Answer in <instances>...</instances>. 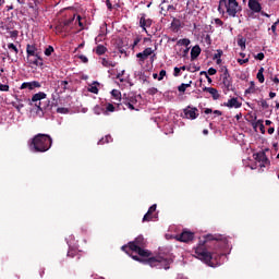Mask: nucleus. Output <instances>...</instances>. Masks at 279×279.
Segmentation results:
<instances>
[{
    "mask_svg": "<svg viewBox=\"0 0 279 279\" xmlns=\"http://www.w3.org/2000/svg\"><path fill=\"white\" fill-rule=\"evenodd\" d=\"M228 245V240L218 234L204 235L196 247H194L193 256L198 260H202L208 267H215L221 256V247Z\"/></svg>",
    "mask_w": 279,
    "mask_h": 279,
    "instance_id": "1",
    "label": "nucleus"
},
{
    "mask_svg": "<svg viewBox=\"0 0 279 279\" xmlns=\"http://www.w3.org/2000/svg\"><path fill=\"white\" fill-rule=\"evenodd\" d=\"M52 145L53 140L51 138V135L38 133L32 138L29 147L33 151L45 154V151L51 149Z\"/></svg>",
    "mask_w": 279,
    "mask_h": 279,
    "instance_id": "2",
    "label": "nucleus"
},
{
    "mask_svg": "<svg viewBox=\"0 0 279 279\" xmlns=\"http://www.w3.org/2000/svg\"><path fill=\"white\" fill-rule=\"evenodd\" d=\"M132 258L137 263H142V265H149V267H163V269H169L171 263H173V259L163 256L142 258L138 257V255H133Z\"/></svg>",
    "mask_w": 279,
    "mask_h": 279,
    "instance_id": "3",
    "label": "nucleus"
},
{
    "mask_svg": "<svg viewBox=\"0 0 279 279\" xmlns=\"http://www.w3.org/2000/svg\"><path fill=\"white\" fill-rule=\"evenodd\" d=\"M241 5L236 0H219L218 12L219 14H228L234 19L241 12Z\"/></svg>",
    "mask_w": 279,
    "mask_h": 279,
    "instance_id": "4",
    "label": "nucleus"
},
{
    "mask_svg": "<svg viewBox=\"0 0 279 279\" xmlns=\"http://www.w3.org/2000/svg\"><path fill=\"white\" fill-rule=\"evenodd\" d=\"M43 99H47V94L44 92H39L32 97L33 104H35L40 112H51L53 110V104L50 100L43 102Z\"/></svg>",
    "mask_w": 279,
    "mask_h": 279,
    "instance_id": "5",
    "label": "nucleus"
},
{
    "mask_svg": "<svg viewBox=\"0 0 279 279\" xmlns=\"http://www.w3.org/2000/svg\"><path fill=\"white\" fill-rule=\"evenodd\" d=\"M141 247H147V242L145 241V238L143 235H138L135 238L134 241L129 242V245H123L121 247L122 252H125V254H130V252H133L134 250H138Z\"/></svg>",
    "mask_w": 279,
    "mask_h": 279,
    "instance_id": "6",
    "label": "nucleus"
},
{
    "mask_svg": "<svg viewBox=\"0 0 279 279\" xmlns=\"http://www.w3.org/2000/svg\"><path fill=\"white\" fill-rule=\"evenodd\" d=\"M223 73L221 75V80H222V88H223V93L225 95H228V93L234 92V85H233V81H232V76L230 75V72L228 71L227 66H223L222 69Z\"/></svg>",
    "mask_w": 279,
    "mask_h": 279,
    "instance_id": "7",
    "label": "nucleus"
},
{
    "mask_svg": "<svg viewBox=\"0 0 279 279\" xmlns=\"http://www.w3.org/2000/svg\"><path fill=\"white\" fill-rule=\"evenodd\" d=\"M73 21H75V14L68 20L60 21L56 26L57 34H71V29H73Z\"/></svg>",
    "mask_w": 279,
    "mask_h": 279,
    "instance_id": "8",
    "label": "nucleus"
},
{
    "mask_svg": "<svg viewBox=\"0 0 279 279\" xmlns=\"http://www.w3.org/2000/svg\"><path fill=\"white\" fill-rule=\"evenodd\" d=\"M122 104L129 108V110H138L134 106L138 104V96L134 93L124 94L122 98Z\"/></svg>",
    "mask_w": 279,
    "mask_h": 279,
    "instance_id": "9",
    "label": "nucleus"
},
{
    "mask_svg": "<svg viewBox=\"0 0 279 279\" xmlns=\"http://www.w3.org/2000/svg\"><path fill=\"white\" fill-rule=\"evenodd\" d=\"M183 113L185 119L195 121V119L199 117V109H197V107L187 106L185 109H183Z\"/></svg>",
    "mask_w": 279,
    "mask_h": 279,
    "instance_id": "10",
    "label": "nucleus"
},
{
    "mask_svg": "<svg viewBox=\"0 0 279 279\" xmlns=\"http://www.w3.org/2000/svg\"><path fill=\"white\" fill-rule=\"evenodd\" d=\"M254 156H255V160H257V162H260L259 167L262 168L269 167V165H271V161H269V158H267V155L265 154V151H259Z\"/></svg>",
    "mask_w": 279,
    "mask_h": 279,
    "instance_id": "11",
    "label": "nucleus"
},
{
    "mask_svg": "<svg viewBox=\"0 0 279 279\" xmlns=\"http://www.w3.org/2000/svg\"><path fill=\"white\" fill-rule=\"evenodd\" d=\"M149 56H154V49L145 48L144 51L138 52L136 58H138V64H145V60L149 58Z\"/></svg>",
    "mask_w": 279,
    "mask_h": 279,
    "instance_id": "12",
    "label": "nucleus"
},
{
    "mask_svg": "<svg viewBox=\"0 0 279 279\" xmlns=\"http://www.w3.org/2000/svg\"><path fill=\"white\" fill-rule=\"evenodd\" d=\"M193 239H195V233L191 231H182L181 234L177 235V241H181V243H189Z\"/></svg>",
    "mask_w": 279,
    "mask_h": 279,
    "instance_id": "13",
    "label": "nucleus"
},
{
    "mask_svg": "<svg viewBox=\"0 0 279 279\" xmlns=\"http://www.w3.org/2000/svg\"><path fill=\"white\" fill-rule=\"evenodd\" d=\"M40 82L38 81H33V82H24L21 85V90H25V88H28V90H34V88H40Z\"/></svg>",
    "mask_w": 279,
    "mask_h": 279,
    "instance_id": "14",
    "label": "nucleus"
},
{
    "mask_svg": "<svg viewBox=\"0 0 279 279\" xmlns=\"http://www.w3.org/2000/svg\"><path fill=\"white\" fill-rule=\"evenodd\" d=\"M248 8L252 10V12H255V14H258V12L263 10V7L258 0H248Z\"/></svg>",
    "mask_w": 279,
    "mask_h": 279,
    "instance_id": "15",
    "label": "nucleus"
},
{
    "mask_svg": "<svg viewBox=\"0 0 279 279\" xmlns=\"http://www.w3.org/2000/svg\"><path fill=\"white\" fill-rule=\"evenodd\" d=\"M38 48L36 47V45H27L26 46V56L28 58H35L36 56H38Z\"/></svg>",
    "mask_w": 279,
    "mask_h": 279,
    "instance_id": "16",
    "label": "nucleus"
},
{
    "mask_svg": "<svg viewBox=\"0 0 279 279\" xmlns=\"http://www.w3.org/2000/svg\"><path fill=\"white\" fill-rule=\"evenodd\" d=\"M225 106L227 108H241L243 106L242 102L239 101V98H231L227 102H225Z\"/></svg>",
    "mask_w": 279,
    "mask_h": 279,
    "instance_id": "17",
    "label": "nucleus"
},
{
    "mask_svg": "<svg viewBox=\"0 0 279 279\" xmlns=\"http://www.w3.org/2000/svg\"><path fill=\"white\" fill-rule=\"evenodd\" d=\"M203 92L209 93V95H211V97L215 101H217V99H219V97H221V95H219V90H217V88H214V87H204Z\"/></svg>",
    "mask_w": 279,
    "mask_h": 279,
    "instance_id": "18",
    "label": "nucleus"
},
{
    "mask_svg": "<svg viewBox=\"0 0 279 279\" xmlns=\"http://www.w3.org/2000/svg\"><path fill=\"white\" fill-rule=\"evenodd\" d=\"M133 252L138 254L142 258H150L149 256H151V251L145 250V247L135 248Z\"/></svg>",
    "mask_w": 279,
    "mask_h": 279,
    "instance_id": "19",
    "label": "nucleus"
},
{
    "mask_svg": "<svg viewBox=\"0 0 279 279\" xmlns=\"http://www.w3.org/2000/svg\"><path fill=\"white\" fill-rule=\"evenodd\" d=\"M140 26L146 31V27H151V20L145 19V13L142 14V17L140 19Z\"/></svg>",
    "mask_w": 279,
    "mask_h": 279,
    "instance_id": "20",
    "label": "nucleus"
},
{
    "mask_svg": "<svg viewBox=\"0 0 279 279\" xmlns=\"http://www.w3.org/2000/svg\"><path fill=\"white\" fill-rule=\"evenodd\" d=\"M35 58H37V60H29V64H33L34 66H45L43 57H40V53H38L37 56H35Z\"/></svg>",
    "mask_w": 279,
    "mask_h": 279,
    "instance_id": "21",
    "label": "nucleus"
},
{
    "mask_svg": "<svg viewBox=\"0 0 279 279\" xmlns=\"http://www.w3.org/2000/svg\"><path fill=\"white\" fill-rule=\"evenodd\" d=\"M199 53H202V48H199V46H194L191 50V60L199 58Z\"/></svg>",
    "mask_w": 279,
    "mask_h": 279,
    "instance_id": "22",
    "label": "nucleus"
},
{
    "mask_svg": "<svg viewBox=\"0 0 279 279\" xmlns=\"http://www.w3.org/2000/svg\"><path fill=\"white\" fill-rule=\"evenodd\" d=\"M108 51V48L104 45H98L95 49L97 56H104Z\"/></svg>",
    "mask_w": 279,
    "mask_h": 279,
    "instance_id": "23",
    "label": "nucleus"
},
{
    "mask_svg": "<svg viewBox=\"0 0 279 279\" xmlns=\"http://www.w3.org/2000/svg\"><path fill=\"white\" fill-rule=\"evenodd\" d=\"M101 64H102V66H105L106 69H108V68H110V66H112V68L117 66V62L110 61V60H108V59H106V58H102V59H101Z\"/></svg>",
    "mask_w": 279,
    "mask_h": 279,
    "instance_id": "24",
    "label": "nucleus"
},
{
    "mask_svg": "<svg viewBox=\"0 0 279 279\" xmlns=\"http://www.w3.org/2000/svg\"><path fill=\"white\" fill-rule=\"evenodd\" d=\"M256 93V84L254 81L250 82V87L245 90V95H254Z\"/></svg>",
    "mask_w": 279,
    "mask_h": 279,
    "instance_id": "25",
    "label": "nucleus"
},
{
    "mask_svg": "<svg viewBox=\"0 0 279 279\" xmlns=\"http://www.w3.org/2000/svg\"><path fill=\"white\" fill-rule=\"evenodd\" d=\"M263 73H265V68H260L257 72V80H258L259 84L265 83V75Z\"/></svg>",
    "mask_w": 279,
    "mask_h": 279,
    "instance_id": "26",
    "label": "nucleus"
},
{
    "mask_svg": "<svg viewBox=\"0 0 279 279\" xmlns=\"http://www.w3.org/2000/svg\"><path fill=\"white\" fill-rule=\"evenodd\" d=\"M191 84H193V81H190V83H187V84L182 83V84L178 87L179 93H186V89H187V88H191Z\"/></svg>",
    "mask_w": 279,
    "mask_h": 279,
    "instance_id": "27",
    "label": "nucleus"
},
{
    "mask_svg": "<svg viewBox=\"0 0 279 279\" xmlns=\"http://www.w3.org/2000/svg\"><path fill=\"white\" fill-rule=\"evenodd\" d=\"M171 27L178 32V29H180V27H182V23L180 22V20L178 19H173L172 23H171Z\"/></svg>",
    "mask_w": 279,
    "mask_h": 279,
    "instance_id": "28",
    "label": "nucleus"
},
{
    "mask_svg": "<svg viewBox=\"0 0 279 279\" xmlns=\"http://www.w3.org/2000/svg\"><path fill=\"white\" fill-rule=\"evenodd\" d=\"M106 143H112V136L106 135L105 137L98 141V145H106Z\"/></svg>",
    "mask_w": 279,
    "mask_h": 279,
    "instance_id": "29",
    "label": "nucleus"
},
{
    "mask_svg": "<svg viewBox=\"0 0 279 279\" xmlns=\"http://www.w3.org/2000/svg\"><path fill=\"white\" fill-rule=\"evenodd\" d=\"M177 45H179L180 47H189V45H191V40L187 38H183L178 40Z\"/></svg>",
    "mask_w": 279,
    "mask_h": 279,
    "instance_id": "30",
    "label": "nucleus"
},
{
    "mask_svg": "<svg viewBox=\"0 0 279 279\" xmlns=\"http://www.w3.org/2000/svg\"><path fill=\"white\" fill-rule=\"evenodd\" d=\"M59 86H61L63 90H69L71 88L69 86V81H59Z\"/></svg>",
    "mask_w": 279,
    "mask_h": 279,
    "instance_id": "31",
    "label": "nucleus"
},
{
    "mask_svg": "<svg viewBox=\"0 0 279 279\" xmlns=\"http://www.w3.org/2000/svg\"><path fill=\"white\" fill-rule=\"evenodd\" d=\"M154 219V214H150L149 211H147L144 217H143V222L145 221H151Z\"/></svg>",
    "mask_w": 279,
    "mask_h": 279,
    "instance_id": "32",
    "label": "nucleus"
},
{
    "mask_svg": "<svg viewBox=\"0 0 279 279\" xmlns=\"http://www.w3.org/2000/svg\"><path fill=\"white\" fill-rule=\"evenodd\" d=\"M88 93H93L94 95H99V88L95 85L88 87Z\"/></svg>",
    "mask_w": 279,
    "mask_h": 279,
    "instance_id": "33",
    "label": "nucleus"
},
{
    "mask_svg": "<svg viewBox=\"0 0 279 279\" xmlns=\"http://www.w3.org/2000/svg\"><path fill=\"white\" fill-rule=\"evenodd\" d=\"M256 125L259 128L260 133H262V134H265V124H263V120H258V121L256 122Z\"/></svg>",
    "mask_w": 279,
    "mask_h": 279,
    "instance_id": "34",
    "label": "nucleus"
},
{
    "mask_svg": "<svg viewBox=\"0 0 279 279\" xmlns=\"http://www.w3.org/2000/svg\"><path fill=\"white\" fill-rule=\"evenodd\" d=\"M57 112L59 114H69V109L64 108V107H59V108H57Z\"/></svg>",
    "mask_w": 279,
    "mask_h": 279,
    "instance_id": "35",
    "label": "nucleus"
},
{
    "mask_svg": "<svg viewBox=\"0 0 279 279\" xmlns=\"http://www.w3.org/2000/svg\"><path fill=\"white\" fill-rule=\"evenodd\" d=\"M258 105L262 106V108H264V110H267V108H269V104H267V100H265V99L259 100Z\"/></svg>",
    "mask_w": 279,
    "mask_h": 279,
    "instance_id": "36",
    "label": "nucleus"
},
{
    "mask_svg": "<svg viewBox=\"0 0 279 279\" xmlns=\"http://www.w3.org/2000/svg\"><path fill=\"white\" fill-rule=\"evenodd\" d=\"M52 52H53V46H48L44 51L45 56H48V57L51 56Z\"/></svg>",
    "mask_w": 279,
    "mask_h": 279,
    "instance_id": "37",
    "label": "nucleus"
},
{
    "mask_svg": "<svg viewBox=\"0 0 279 279\" xmlns=\"http://www.w3.org/2000/svg\"><path fill=\"white\" fill-rule=\"evenodd\" d=\"M112 97H114V99H121V92L113 89L111 92Z\"/></svg>",
    "mask_w": 279,
    "mask_h": 279,
    "instance_id": "38",
    "label": "nucleus"
},
{
    "mask_svg": "<svg viewBox=\"0 0 279 279\" xmlns=\"http://www.w3.org/2000/svg\"><path fill=\"white\" fill-rule=\"evenodd\" d=\"M166 75H167V71L166 70H161L159 72L158 82H162V80H165Z\"/></svg>",
    "mask_w": 279,
    "mask_h": 279,
    "instance_id": "39",
    "label": "nucleus"
},
{
    "mask_svg": "<svg viewBox=\"0 0 279 279\" xmlns=\"http://www.w3.org/2000/svg\"><path fill=\"white\" fill-rule=\"evenodd\" d=\"M245 43H246L245 38L238 39V45L239 47H241V49H245Z\"/></svg>",
    "mask_w": 279,
    "mask_h": 279,
    "instance_id": "40",
    "label": "nucleus"
},
{
    "mask_svg": "<svg viewBox=\"0 0 279 279\" xmlns=\"http://www.w3.org/2000/svg\"><path fill=\"white\" fill-rule=\"evenodd\" d=\"M221 56H223V50H217V53L214 54L213 60L221 59Z\"/></svg>",
    "mask_w": 279,
    "mask_h": 279,
    "instance_id": "41",
    "label": "nucleus"
},
{
    "mask_svg": "<svg viewBox=\"0 0 279 279\" xmlns=\"http://www.w3.org/2000/svg\"><path fill=\"white\" fill-rule=\"evenodd\" d=\"M8 48L11 49L12 51H14L15 54L19 53V48H16V46L14 44H9Z\"/></svg>",
    "mask_w": 279,
    "mask_h": 279,
    "instance_id": "42",
    "label": "nucleus"
},
{
    "mask_svg": "<svg viewBox=\"0 0 279 279\" xmlns=\"http://www.w3.org/2000/svg\"><path fill=\"white\" fill-rule=\"evenodd\" d=\"M0 90L2 93H8V90H10V85L0 84Z\"/></svg>",
    "mask_w": 279,
    "mask_h": 279,
    "instance_id": "43",
    "label": "nucleus"
},
{
    "mask_svg": "<svg viewBox=\"0 0 279 279\" xmlns=\"http://www.w3.org/2000/svg\"><path fill=\"white\" fill-rule=\"evenodd\" d=\"M106 110H107V112H114V105H112L110 102L107 104Z\"/></svg>",
    "mask_w": 279,
    "mask_h": 279,
    "instance_id": "44",
    "label": "nucleus"
},
{
    "mask_svg": "<svg viewBox=\"0 0 279 279\" xmlns=\"http://www.w3.org/2000/svg\"><path fill=\"white\" fill-rule=\"evenodd\" d=\"M158 93V88L156 87H150L148 90H147V94L148 95H156Z\"/></svg>",
    "mask_w": 279,
    "mask_h": 279,
    "instance_id": "45",
    "label": "nucleus"
},
{
    "mask_svg": "<svg viewBox=\"0 0 279 279\" xmlns=\"http://www.w3.org/2000/svg\"><path fill=\"white\" fill-rule=\"evenodd\" d=\"M255 60H259V61H263L265 60V53L263 52H259L255 56Z\"/></svg>",
    "mask_w": 279,
    "mask_h": 279,
    "instance_id": "46",
    "label": "nucleus"
},
{
    "mask_svg": "<svg viewBox=\"0 0 279 279\" xmlns=\"http://www.w3.org/2000/svg\"><path fill=\"white\" fill-rule=\"evenodd\" d=\"M78 59H80L84 64H87V62H88V57H86V56H84V54L78 56Z\"/></svg>",
    "mask_w": 279,
    "mask_h": 279,
    "instance_id": "47",
    "label": "nucleus"
},
{
    "mask_svg": "<svg viewBox=\"0 0 279 279\" xmlns=\"http://www.w3.org/2000/svg\"><path fill=\"white\" fill-rule=\"evenodd\" d=\"M175 11V7H173V4H168L166 7V12H174Z\"/></svg>",
    "mask_w": 279,
    "mask_h": 279,
    "instance_id": "48",
    "label": "nucleus"
},
{
    "mask_svg": "<svg viewBox=\"0 0 279 279\" xmlns=\"http://www.w3.org/2000/svg\"><path fill=\"white\" fill-rule=\"evenodd\" d=\"M181 71H182V70H181L180 68L175 66V68H174V72H173L174 77H180Z\"/></svg>",
    "mask_w": 279,
    "mask_h": 279,
    "instance_id": "49",
    "label": "nucleus"
},
{
    "mask_svg": "<svg viewBox=\"0 0 279 279\" xmlns=\"http://www.w3.org/2000/svg\"><path fill=\"white\" fill-rule=\"evenodd\" d=\"M156 208H157V205H156V204L151 205V206L148 208V213H150V215H154V213H156Z\"/></svg>",
    "mask_w": 279,
    "mask_h": 279,
    "instance_id": "50",
    "label": "nucleus"
},
{
    "mask_svg": "<svg viewBox=\"0 0 279 279\" xmlns=\"http://www.w3.org/2000/svg\"><path fill=\"white\" fill-rule=\"evenodd\" d=\"M208 75H217V69H215V68H209V69H208Z\"/></svg>",
    "mask_w": 279,
    "mask_h": 279,
    "instance_id": "51",
    "label": "nucleus"
},
{
    "mask_svg": "<svg viewBox=\"0 0 279 279\" xmlns=\"http://www.w3.org/2000/svg\"><path fill=\"white\" fill-rule=\"evenodd\" d=\"M11 38H19V31H12L10 32Z\"/></svg>",
    "mask_w": 279,
    "mask_h": 279,
    "instance_id": "52",
    "label": "nucleus"
},
{
    "mask_svg": "<svg viewBox=\"0 0 279 279\" xmlns=\"http://www.w3.org/2000/svg\"><path fill=\"white\" fill-rule=\"evenodd\" d=\"M106 5H107L108 10H109L110 12H112L113 7H112V2H110V0H106Z\"/></svg>",
    "mask_w": 279,
    "mask_h": 279,
    "instance_id": "53",
    "label": "nucleus"
},
{
    "mask_svg": "<svg viewBox=\"0 0 279 279\" xmlns=\"http://www.w3.org/2000/svg\"><path fill=\"white\" fill-rule=\"evenodd\" d=\"M238 62L243 65V64H247V62H250V59H238Z\"/></svg>",
    "mask_w": 279,
    "mask_h": 279,
    "instance_id": "54",
    "label": "nucleus"
},
{
    "mask_svg": "<svg viewBox=\"0 0 279 279\" xmlns=\"http://www.w3.org/2000/svg\"><path fill=\"white\" fill-rule=\"evenodd\" d=\"M76 22L78 23L80 27H84V23H82V15H77Z\"/></svg>",
    "mask_w": 279,
    "mask_h": 279,
    "instance_id": "55",
    "label": "nucleus"
},
{
    "mask_svg": "<svg viewBox=\"0 0 279 279\" xmlns=\"http://www.w3.org/2000/svg\"><path fill=\"white\" fill-rule=\"evenodd\" d=\"M138 43H141V37H136L133 41L132 48L134 49V47H136L138 45Z\"/></svg>",
    "mask_w": 279,
    "mask_h": 279,
    "instance_id": "56",
    "label": "nucleus"
},
{
    "mask_svg": "<svg viewBox=\"0 0 279 279\" xmlns=\"http://www.w3.org/2000/svg\"><path fill=\"white\" fill-rule=\"evenodd\" d=\"M123 73H125V71H122L121 73H118V75H117V80H120V82H124V80L121 78V77H123Z\"/></svg>",
    "mask_w": 279,
    "mask_h": 279,
    "instance_id": "57",
    "label": "nucleus"
},
{
    "mask_svg": "<svg viewBox=\"0 0 279 279\" xmlns=\"http://www.w3.org/2000/svg\"><path fill=\"white\" fill-rule=\"evenodd\" d=\"M167 9L165 8V5H161V11L160 14H163V16H167Z\"/></svg>",
    "mask_w": 279,
    "mask_h": 279,
    "instance_id": "58",
    "label": "nucleus"
},
{
    "mask_svg": "<svg viewBox=\"0 0 279 279\" xmlns=\"http://www.w3.org/2000/svg\"><path fill=\"white\" fill-rule=\"evenodd\" d=\"M216 25H219L220 27L223 25V21L216 19L215 20Z\"/></svg>",
    "mask_w": 279,
    "mask_h": 279,
    "instance_id": "59",
    "label": "nucleus"
},
{
    "mask_svg": "<svg viewBox=\"0 0 279 279\" xmlns=\"http://www.w3.org/2000/svg\"><path fill=\"white\" fill-rule=\"evenodd\" d=\"M204 112L205 114H213V109L206 108Z\"/></svg>",
    "mask_w": 279,
    "mask_h": 279,
    "instance_id": "60",
    "label": "nucleus"
},
{
    "mask_svg": "<svg viewBox=\"0 0 279 279\" xmlns=\"http://www.w3.org/2000/svg\"><path fill=\"white\" fill-rule=\"evenodd\" d=\"M275 84H279V78L278 76L271 77L270 78Z\"/></svg>",
    "mask_w": 279,
    "mask_h": 279,
    "instance_id": "61",
    "label": "nucleus"
},
{
    "mask_svg": "<svg viewBox=\"0 0 279 279\" xmlns=\"http://www.w3.org/2000/svg\"><path fill=\"white\" fill-rule=\"evenodd\" d=\"M68 256H70V258H73L75 256V253L73 251H69Z\"/></svg>",
    "mask_w": 279,
    "mask_h": 279,
    "instance_id": "62",
    "label": "nucleus"
},
{
    "mask_svg": "<svg viewBox=\"0 0 279 279\" xmlns=\"http://www.w3.org/2000/svg\"><path fill=\"white\" fill-rule=\"evenodd\" d=\"M214 114H217V117H221V114H223V112L219 111V110H215Z\"/></svg>",
    "mask_w": 279,
    "mask_h": 279,
    "instance_id": "63",
    "label": "nucleus"
},
{
    "mask_svg": "<svg viewBox=\"0 0 279 279\" xmlns=\"http://www.w3.org/2000/svg\"><path fill=\"white\" fill-rule=\"evenodd\" d=\"M274 132H276V129H275V128H269V129H268V134H274Z\"/></svg>",
    "mask_w": 279,
    "mask_h": 279,
    "instance_id": "64",
    "label": "nucleus"
}]
</instances>
